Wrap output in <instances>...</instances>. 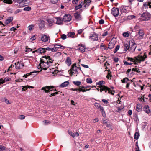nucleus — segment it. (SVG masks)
Here are the masks:
<instances>
[{
    "instance_id": "f257e3e1",
    "label": "nucleus",
    "mask_w": 151,
    "mask_h": 151,
    "mask_svg": "<svg viewBox=\"0 0 151 151\" xmlns=\"http://www.w3.org/2000/svg\"><path fill=\"white\" fill-rule=\"evenodd\" d=\"M147 55L145 53H144L143 55H141V54L139 55L138 56L135 57L134 58L130 57H127L126 59L127 60L135 62V64L137 63H140L141 62L145 61V59L147 58Z\"/></svg>"
},
{
    "instance_id": "f03ea898",
    "label": "nucleus",
    "mask_w": 151,
    "mask_h": 151,
    "mask_svg": "<svg viewBox=\"0 0 151 151\" xmlns=\"http://www.w3.org/2000/svg\"><path fill=\"white\" fill-rule=\"evenodd\" d=\"M80 70V68L77 67L76 63H74L72 66V68L69 70V73L70 74V76H72L73 73H74V71L77 73L78 70Z\"/></svg>"
},
{
    "instance_id": "7ed1b4c3",
    "label": "nucleus",
    "mask_w": 151,
    "mask_h": 151,
    "mask_svg": "<svg viewBox=\"0 0 151 151\" xmlns=\"http://www.w3.org/2000/svg\"><path fill=\"white\" fill-rule=\"evenodd\" d=\"M136 47V45L133 40H131L129 42V51L133 52Z\"/></svg>"
},
{
    "instance_id": "20e7f679",
    "label": "nucleus",
    "mask_w": 151,
    "mask_h": 151,
    "mask_svg": "<svg viewBox=\"0 0 151 151\" xmlns=\"http://www.w3.org/2000/svg\"><path fill=\"white\" fill-rule=\"evenodd\" d=\"M50 65L48 63V61L47 62H44L43 60H41V63L38 66H40V68H41L42 67V69L46 70L48 68Z\"/></svg>"
},
{
    "instance_id": "39448f33",
    "label": "nucleus",
    "mask_w": 151,
    "mask_h": 151,
    "mask_svg": "<svg viewBox=\"0 0 151 151\" xmlns=\"http://www.w3.org/2000/svg\"><path fill=\"white\" fill-rule=\"evenodd\" d=\"M150 17V15L149 13L145 12L142 14L140 19L142 21H147L149 19Z\"/></svg>"
},
{
    "instance_id": "423d86ee",
    "label": "nucleus",
    "mask_w": 151,
    "mask_h": 151,
    "mask_svg": "<svg viewBox=\"0 0 151 151\" xmlns=\"http://www.w3.org/2000/svg\"><path fill=\"white\" fill-rule=\"evenodd\" d=\"M54 88V87L52 86H47L41 88V90H43L45 93H47L49 92L50 91H52L54 90L53 89Z\"/></svg>"
},
{
    "instance_id": "0eeeda50",
    "label": "nucleus",
    "mask_w": 151,
    "mask_h": 151,
    "mask_svg": "<svg viewBox=\"0 0 151 151\" xmlns=\"http://www.w3.org/2000/svg\"><path fill=\"white\" fill-rule=\"evenodd\" d=\"M144 30L142 29H140L139 30L138 33L136 34V37L138 39H141L143 38L144 35Z\"/></svg>"
},
{
    "instance_id": "6e6552de",
    "label": "nucleus",
    "mask_w": 151,
    "mask_h": 151,
    "mask_svg": "<svg viewBox=\"0 0 151 151\" xmlns=\"http://www.w3.org/2000/svg\"><path fill=\"white\" fill-rule=\"evenodd\" d=\"M102 88L100 89V91L101 92L105 90V92H106L107 91L109 93H111L112 95H114L113 92H114V91H111L110 88H109L105 86H102Z\"/></svg>"
},
{
    "instance_id": "1a4fd4ad",
    "label": "nucleus",
    "mask_w": 151,
    "mask_h": 151,
    "mask_svg": "<svg viewBox=\"0 0 151 151\" xmlns=\"http://www.w3.org/2000/svg\"><path fill=\"white\" fill-rule=\"evenodd\" d=\"M74 16L76 21L81 20L82 19V18L80 13L78 12H76L74 14Z\"/></svg>"
},
{
    "instance_id": "9d476101",
    "label": "nucleus",
    "mask_w": 151,
    "mask_h": 151,
    "mask_svg": "<svg viewBox=\"0 0 151 151\" xmlns=\"http://www.w3.org/2000/svg\"><path fill=\"white\" fill-rule=\"evenodd\" d=\"M119 10L118 8H113L111 10V13L114 16H117L118 15Z\"/></svg>"
},
{
    "instance_id": "9b49d317",
    "label": "nucleus",
    "mask_w": 151,
    "mask_h": 151,
    "mask_svg": "<svg viewBox=\"0 0 151 151\" xmlns=\"http://www.w3.org/2000/svg\"><path fill=\"white\" fill-rule=\"evenodd\" d=\"M71 20V17L69 15H65L63 17V21L65 22H69Z\"/></svg>"
},
{
    "instance_id": "f8f14e48",
    "label": "nucleus",
    "mask_w": 151,
    "mask_h": 151,
    "mask_svg": "<svg viewBox=\"0 0 151 151\" xmlns=\"http://www.w3.org/2000/svg\"><path fill=\"white\" fill-rule=\"evenodd\" d=\"M15 68L16 69L22 68L24 66V64L23 63L19 62H18L16 63H15Z\"/></svg>"
},
{
    "instance_id": "ddd939ff",
    "label": "nucleus",
    "mask_w": 151,
    "mask_h": 151,
    "mask_svg": "<svg viewBox=\"0 0 151 151\" xmlns=\"http://www.w3.org/2000/svg\"><path fill=\"white\" fill-rule=\"evenodd\" d=\"M129 7L122 6L120 7V10L122 12L126 13L129 11Z\"/></svg>"
},
{
    "instance_id": "4468645a",
    "label": "nucleus",
    "mask_w": 151,
    "mask_h": 151,
    "mask_svg": "<svg viewBox=\"0 0 151 151\" xmlns=\"http://www.w3.org/2000/svg\"><path fill=\"white\" fill-rule=\"evenodd\" d=\"M77 48V50L81 52H84L86 49V47L82 44L78 45Z\"/></svg>"
},
{
    "instance_id": "2eb2a0df",
    "label": "nucleus",
    "mask_w": 151,
    "mask_h": 151,
    "mask_svg": "<svg viewBox=\"0 0 151 151\" xmlns=\"http://www.w3.org/2000/svg\"><path fill=\"white\" fill-rule=\"evenodd\" d=\"M89 38L93 41L98 40V35L96 33H94L92 36L89 37Z\"/></svg>"
},
{
    "instance_id": "dca6fc26",
    "label": "nucleus",
    "mask_w": 151,
    "mask_h": 151,
    "mask_svg": "<svg viewBox=\"0 0 151 151\" xmlns=\"http://www.w3.org/2000/svg\"><path fill=\"white\" fill-rule=\"evenodd\" d=\"M50 39V37H49L45 35H42V36L41 40H42L44 42H47Z\"/></svg>"
},
{
    "instance_id": "f3484780",
    "label": "nucleus",
    "mask_w": 151,
    "mask_h": 151,
    "mask_svg": "<svg viewBox=\"0 0 151 151\" xmlns=\"http://www.w3.org/2000/svg\"><path fill=\"white\" fill-rule=\"evenodd\" d=\"M35 51L39 53L42 54L45 52V48H40L36 50Z\"/></svg>"
},
{
    "instance_id": "a211bd4d",
    "label": "nucleus",
    "mask_w": 151,
    "mask_h": 151,
    "mask_svg": "<svg viewBox=\"0 0 151 151\" xmlns=\"http://www.w3.org/2000/svg\"><path fill=\"white\" fill-rule=\"evenodd\" d=\"M45 22L43 21H41L39 23V26L40 29L43 28L45 27Z\"/></svg>"
},
{
    "instance_id": "6ab92c4d",
    "label": "nucleus",
    "mask_w": 151,
    "mask_h": 151,
    "mask_svg": "<svg viewBox=\"0 0 151 151\" xmlns=\"http://www.w3.org/2000/svg\"><path fill=\"white\" fill-rule=\"evenodd\" d=\"M21 3L24 6L29 5V0H22Z\"/></svg>"
},
{
    "instance_id": "aec40b11",
    "label": "nucleus",
    "mask_w": 151,
    "mask_h": 151,
    "mask_svg": "<svg viewBox=\"0 0 151 151\" xmlns=\"http://www.w3.org/2000/svg\"><path fill=\"white\" fill-rule=\"evenodd\" d=\"M84 1L85 3L84 7L85 8H86L87 7H88L89 6L91 2V0H84Z\"/></svg>"
},
{
    "instance_id": "412c9836",
    "label": "nucleus",
    "mask_w": 151,
    "mask_h": 151,
    "mask_svg": "<svg viewBox=\"0 0 151 151\" xmlns=\"http://www.w3.org/2000/svg\"><path fill=\"white\" fill-rule=\"evenodd\" d=\"M57 20L56 23L58 24H62L63 20H62L60 17H57L56 18Z\"/></svg>"
},
{
    "instance_id": "4be33fe9",
    "label": "nucleus",
    "mask_w": 151,
    "mask_h": 151,
    "mask_svg": "<svg viewBox=\"0 0 151 151\" xmlns=\"http://www.w3.org/2000/svg\"><path fill=\"white\" fill-rule=\"evenodd\" d=\"M115 45V42H113L112 41H111L108 45V48L110 49H112L114 47Z\"/></svg>"
},
{
    "instance_id": "5701e85b",
    "label": "nucleus",
    "mask_w": 151,
    "mask_h": 151,
    "mask_svg": "<svg viewBox=\"0 0 151 151\" xmlns=\"http://www.w3.org/2000/svg\"><path fill=\"white\" fill-rule=\"evenodd\" d=\"M43 57L45 58L46 59H48V60H49V61H48V63L50 64V65H52L53 60L49 56H45Z\"/></svg>"
},
{
    "instance_id": "b1692460",
    "label": "nucleus",
    "mask_w": 151,
    "mask_h": 151,
    "mask_svg": "<svg viewBox=\"0 0 151 151\" xmlns=\"http://www.w3.org/2000/svg\"><path fill=\"white\" fill-rule=\"evenodd\" d=\"M143 109L144 111L147 114H149L150 112V110L148 106L147 105L145 106L144 107Z\"/></svg>"
},
{
    "instance_id": "393cba45",
    "label": "nucleus",
    "mask_w": 151,
    "mask_h": 151,
    "mask_svg": "<svg viewBox=\"0 0 151 151\" xmlns=\"http://www.w3.org/2000/svg\"><path fill=\"white\" fill-rule=\"evenodd\" d=\"M65 63L68 66H70L71 64V61L70 58L69 57H67L65 60Z\"/></svg>"
},
{
    "instance_id": "a878e982",
    "label": "nucleus",
    "mask_w": 151,
    "mask_h": 151,
    "mask_svg": "<svg viewBox=\"0 0 151 151\" xmlns=\"http://www.w3.org/2000/svg\"><path fill=\"white\" fill-rule=\"evenodd\" d=\"M98 109H99L102 112L103 116L104 117L105 116V114L103 107L100 106L98 108Z\"/></svg>"
},
{
    "instance_id": "bb28decb",
    "label": "nucleus",
    "mask_w": 151,
    "mask_h": 151,
    "mask_svg": "<svg viewBox=\"0 0 151 151\" xmlns=\"http://www.w3.org/2000/svg\"><path fill=\"white\" fill-rule=\"evenodd\" d=\"M54 46L55 47L56 49L57 48H61V49H64L65 47L61 45H58L57 44H54Z\"/></svg>"
},
{
    "instance_id": "cd10ccee",
    "label": "nucleus",
    "mask_w": 151,
    "mask_h": 151,
    "mask_svg": "<svg viewBox=\"0 0 151 151\" xmlns=\"http://www.w3.org/2000/svg\"><path fill=\"white\" fill-rule=\"evenodd\" d=\"M136 110L138 112H140L142 110V107L140 104H138L136 106Z\"/></svg>"
},
{
    "instance_id": "c85d7f7f",
    "label": "nucleus",
    "mask_w": 151,
    "mask_h": 151,
    "mask_svg": "<svg viewBox=\"0 0 151 151\" xmlns=\"http://www.w3.org/2000/svg\"><path fill=\"white\" fill-rule=\"evenodd\" d=\"M69 84V83L68 81L64 82L62 83L60 85V86L62 87H64L67 86Z\"/></svg>"
},
{
    "instance_id": "c756f323",
    "label": "nucleus",
    "mask_w": 151,
    "mask_h": 151,
    "mask_svg": "<svg viewBox=\"0 0 151 151\" xmlns=\"http://www.w3.org/2000/svg\"><path fill=\"white\" fill-rule=\"evenodd\" d=\"M10 79L11 78H7V79H5L4 80H3L2 79H0V85L4 83L6 81H10Z\"/></svg>"
},
{
    "instance_id": "7c9ffc66",
    "label": "nucleus",
    "mask_w": 151,
    "mask_h": 151,
    "mask_svg": "<svg viewBox=\"0 0 151 151\" xmlns=\"http://www.w3.org/2000/svg\"><path fill=\"white\" fill-rule=\"evenodd\" d=\"M13 18L12 17H9L8 19H7L6 21L5 22V24H8L10 22H11L13 20Z\"/></svg>"
},
{
    "instance_id": "2f4dec72",
    "label": "nucleus",
    "mask_w": 151,
    "mask_h": 151,
    "mask_svg": "<svg viewBox=\"0 0 151 151\" xmlns=\"http://www.w3.org/2000/svg\"><path fill=\"white\" fill-rule=\"evenodd\" d=\"M129 45L127 44H125L124 45V50L125 51H127V50H129Z\"/></svg>"
},
{
    "instance_id": "473e14b6",
    "label": "nucleus",
    "mask_w": 151,
    "mask_h": 151,
    "mask_svg": "<svg viewBox=\"0 0 151 151\" xmlns=\"http://www.w3.org/2000/svg\"><path fill=\"white\" fill-rule=\"evenodd\" d=\"M104 81H99V82H97L96 83V84L97 85H99V86H101L100 87L101 88H102V86H103L102 85V84H104Z\"/></svg>"
},
{
    "instance_id": "72a5a7b5",
    "label": "nucleus",
    "mask_w": 151,
    "mask_h": 151,
    "mask_svg": "<svg viewBox=\"0 0 151 151\" xmlns=\"http://www.w3.org/2000/svg\"><path fill=\"white\" fill-rule=\"evenodd\" d=\"M121 81L122 83H127L128 81H129V79L127 78L126 77L123 78L122 80H121Z\"/></svg>"
},
{
    "instance_id": "f704fd0d",
    "label": "nucleus",
    "mask_w": 151,
    "mask_h": 151,
    "mask_svg": "<svg viewBox=\"0 0 151 151\" xmlns=\"http://www.w3.org/2000/svg\"><path fill=\"white\" fill-rule=\"evenodd\" d=\"M139 133L137 132H136L134 134V138L136 140H137L138 139L139 137Z\"/></svg>"
},
{
    "instance_id": "c9c22d12",
    "label": "nucleus",
    "mask_w": 151,
    "mask_h": 151,
    "mask_svg": "<svg viewBox=\"0 0 151 151\" xmlns=\"http://www.w3.org/2000/svg\"><path fill=\"white\" fill-rule=\"evenodd\" d=\"M75 35V33L73 32H70L68 34V37L73 38Z\"/></svg>"
},
{
    "instance_id": "e433bc0d",
    "label": "nucleus",
    "mask_w": 151,
    "mask_h": 151,
    "mask_svg": "<svg viewBox=\"0 0 151 151\" xmlns=\"http://www.w3.org/2000/svg\"><path fill=\"white\" fill-rule=\"evenodd\" d=\"M82 7V4H79L78 6H76L75 8V10H77Z\"/></svg>"
},
{
    "instance_id": "4c0bfd02",
    "label": "nucleus",
    "mask_w": 151,
    "mask_h": 151,
    "mask_svg": "<svg viewBox=\"0 0 151 151\" xmlns=\"http://www.w3.org/2000/svg\"><path fill=\"white\" fill-rule=\"evenodd\" d=\"M34 25L33 24L30 25L28 27V30L30 31L32 30L33 29Z\"/></svg>"
},
{
    "instance_id": "58836bf2",
    "label": "nucleus",
    "mask_w": 151,
    "mask_h": 151,
    "mask_svg": "<svg viewBox=\"0 0 151 151\" xmlns=\"http://www.w3.org/2000/svg\"><path fill=\"white\" fill-rule=\"evenodd\" d=\"M22 91H25L27 89V88H30V87H31L32 88V86H22Z\"/></svg>"
},
{
    "instance_id": "ea45409f",
    "label": "nucleus",
    "mask_w": 151,
    "mask_h": 151,
    "mask_svg": "<svg viewBox=\"0 0 151 151\" xmlns=\"http://www.w3.org/2000/svg\"><path fill=\"white\" fill-rule=\"evenodd\" d=\"M22 0H16V1L19 3V5L21 7H24V6L22 4L21 1Z\"/></svg>"
},
{
    "instance_id": "a19ab883",
    "label": "nucleus",
    "mask_w": 151,
    "mask_h": 151,
    "mask_svg": "<svg viewBox=\"0 0 151 151\" xmlns=\"http://www.w3.org/2000/svg\"><path fill=\"white\" fill-rule=\"evenodd\" d=\"M47 21L48 22V23L49 24H52L54 22V21L52 19H47Z\"/></svg>"
},
{
    "instance_id": "79ce46f5",
    "label": "nucleus",
    "mask_w": 151,
    "mask_h": 151,
    "mask_svg": "<svg viewBox=\"0 0 151 151\" xmlns=\"http://www.w3.org/2000/svg\"><path fill=\"white\" fill-rule=\"evenodd\" d=\"M73 83L74 84L78 86H79L81 83V82L79 81H74L73 82Z\"/></svg>"
},
{
    "instance_id": "37998d69",
    "label": "nucleus",
    "mask_w": 151,
    "mask_h": 151,
    "mask_svg": "<svg viewBox=\"0 0 151 151\" xmlns=\"http://www.w3.org/2000/svg\"><path fill=\"white\" fill-rule=\"evenodd\" d=\"M36 39V37L35 35L31 37L29 39V41L30 42H32L34 40H35Z\"/></svg>"
},
{
    "instance_id": "c03bdc74",
    "label": "nucleus",
    "mask_w": 151,
    "mask_h": 151,
    "mask_svg": "<svg viewBox=\"0 0 151 151\" xmlns=\"http://www.w3.org/2000/svg\"><path fill=\"white\" fill-rule=\"evenodd\" d=\"M31 9V7L29 6H27L24 7L23 10L25 11H29Z\"/></svg>"
},
{
    "instance_id": "a18cd8bd",
    "label": "nucleus",
    "mask_w": 151,
    "mask_h": 151,
    "mask_svg": "<svg viewBox=\"0 0 151 151\" xmlns=\"http://www.w3.org/2000/svg\"><path fill=\"white\" fill-rule=\"evenodd\" d=\"M5 147L0 145V151H6Z\"/></svg>"
},
{
    "instance_id": "49530a36",
    "label": "nucleus",
    "mask_w": 151,
    "mask_h": 151,
    "mask_svg": "<svg viewBox=\"0 0 151 151\" xmlns=\"http://www.w3.org/2000/svg\"><path fill=\"white\" fill-rule=\"evenodd\" d=\"M122 35L123 37H126L129 36V34L128 32H124L123 33Z\"/></svg>"
},
{
    "instance_id": "de8ad7c7",
    "label": "nucleus",
    "mask_w": 151,
    "mask_h": 151,
    "mask_svg": "<svg viewBox=\"0 0 151 151\" xmlns=\"http://www.w3.org/2000/svg\"><path fill=\"white\" fill-rule=\"evenodd\" d=\"M100 48L101 49L103 50H105L106 49V50H107V49H106V47L104 45H101L100 46Z\"/></svg>"
},
{
    "instance_id": "09e8293b",
    "label": "nucleus",
    "mask_w": 151,
    "mask_h": 151,
    "mask_svg": "<svg viewBox=\"0 0 151 151\" xmlns=\"http://www.w3.org/2000/svg\"><path fill=\"white\" fill-rule=\"evenodd\" d=\"M86 81L88 83H92V81L91 79L88 78L86 79Z\"/></svg>"
},
{
    "instance_id": "8fccbe9b",
    "label": "nucleus",
    "mask_w": 151,
    "mask_h": 151,
    "mask_svg": "<svg viewBox=\"0 0 151 151\" xmlns=\"http://www.w3.org/2000/svg\"><path fill=\"white\" fill-rule=\"evenodd\" d=\"M119 47L120 46L119 45H117L116 46V48L115 49V50L114 52V53H116L117 52L118 50L119 49Z\"/></svg>"
},
{
    "instance_id": "3c124183",
    "label": "nucleus",
    "mask_w": 151,
    "mask_h": 151,
    "mask_svg": "<svg viewBox=\"0 0 151 151\" xmlns=\"http://www.w3.org/2000/svg\"><path fill=\"white\" fill-rule=\"evenodd\" d=\"M66 38H67V36L63 34L61 36V38L63 40L66 39Z\"/></svg>"
},
{
    "instance_id": "603ef678",
    "label": "nucleus",
    "mask_w": 151,
    "mask_h": 151,
    "mask_svg": "<svg viewBox=\"0 0 151 151\" xmlns=\"http://www.w3.org/2000/svg\"><path fill=\"white\" fill-rule=\"evenodd\" d=\"M124 64L125 65H131L132 64V63H129L127 61H124Z\"/></svg>"
},
{
    "instance_id": "864d4df0",
    "label": "nucleus",
    "mask_w": 151,
    "mask_h": 151,
    "mask_svg": "<svg viewBox=\"0 0 151 151\" xmlns=\"http://www.w3.org/2000/svg\"><path fill=\"white\" fill-rule=\"evenodd\" d=\"M25 116L23 115H21L19 116V118L20 119H23L25 118Z\"/></svg>"
},
{
    "instance_id": "5fc2aeb1",
    "label": "nucleus",
    "mask_w": 151,
    "mask_h": 151,
    "mask_svg": "<svg viewBox=\"0 0 151 151\" xmlns=\"http://www.w3.org/2000/svg\"><path fill=\"white\" fill-rule=\"evenodd\" d=\"M104 22V20L103 19H101L99 22V23L101 24H103Z\"/></svg>"
},
{
    "instance_id": "6e6d98bb",
    "label": "nucleus",
    "mask_w": 151,
    "mask_h": 151,
    "mask_svg": "<svg viewBox=\"0 0 151 151\" xmlns=\"http://www.w3.org/2000/svg\"><path fill=\"white\" fill-rule=\"evenodd\" d=\"M132 71H136L138 73H139V69L137 68H133L132 69Z\"/></svg>"
},
{
    "instance_id": "4d7b16f0",
    "label": "nucleus",
    "mask_w": 151,
    "mask_h": 151,
    "mask_svg": "<svg viewBox=\"0 0 151 151\" xmlns=\"http://www.w3.org/2000/svg\"><path fill=\"white\" fill-rule=\"evenodd\" d=\"M95 107L97 109H98L101 106L99 104L97 103H95Z\"/></svg>"
},
{
    "instance_id": "13d9d810",
    "label": "nucleus",
    "mask_w": 151,
    "mask_h": 151,
    "mask_svg": "<svg viewBox=\"0 0 151 151\" xmlns=\"http://www.w3.org/2000/svg\"><path fill=\"white\" fill-rule=\"evenodd\" d=\"M79 0H73L72 3L73 4H77Z\"/></svg>"
},
{
    "instance_id": "bf43d9fd",
    "label": "nucleus",
    "mask_w": 151,
    "mask_h": 151,
    "mask_svg": "<svg viewBox=\"0 0 151 151\" xmlns=\"http://www.w3.org/2000/svg\"><path fill=\"white\" fill-rule=\"evenodd\" d=\"M51 2L53 4H55L57 3L58 0H50Z\"/></svg>"
},
{
    "instance_id": "052dcab7",
    "label": "nucleus",
    "mask_w": 151,
    "mask_h": 151,
    "mask_svg": "<svg viewBox=\"0 0 151 151\" xmlns=\"http://www.w3.org/2000/svg\"><path fill=\"white\" fill-rule=\"evenodd\" d=\"M45 125H47L48 124H50V122L47 120H45L43 122Z\"/></svg>"
},
{
    "instance_id": "680f3d73",
    "label": "nucleus",
    "mask_w": 151,
    "mask_h": 151,
    "mask_svg": "<svg viewBox=\"0 0 151 151\" xmlns=\"http://www.w3.org/2000/svg\"><path fill=\"white\" fill-rule=\"evenodd\" d=\"M68 132L69 134L70 135H71V136H72L73 137H75V136H74V135H73V133L71 131H70V132L68 131Z\"/></svg>"
},
{
    "instance_id": "e2e57ef3",
    "label": "nucleus",
    "mask_w": 151,
    "mask_h": 151,
    "mask_svg": "<svg viewBox=\"0 0 151 151\" xmlns=\"http://www.w3.org/2000/svg\"><path fill=\"white\" fill-rule=\"evenodd\" d=\"M57 50V49L55 47L52 48H51V51L53 52H56Z\"/></svg>"
},
{
    "instance_id": "0e129e2a",
    "label": "nucleus",
    "mask_w": 151,
    "mask_h": 151,
    "mask_svg": "<svg viewBox=\"0 0 151 151\" xmlns=\"http://www.w3.org/2000/svg\"><path fill=\"white\" fill-rule=\"evenodd\" d=\"M148 4H146V3H145L143 4V6L145 9H147L148 8Z\"/></svg>"
},
{
    "instance_id": "69168bd1",
    "label": "nucleus",
    "mask_w": 151,
    "mask_h": 151,
    "mask_svg": "<svg viewBox=\"0 0 151 151\" xmlns=\"http://www.w3.org/2000/svg\"><path fill=\"white\" fill-rule=\"evenodd\" d=\"M110 76V77H111V73H110L108 72V74H107V76H106L107 78L108 79H109V77Z\"/></svg>"
},
{
    "instance_id": "338daca9",
    "label": "nucleus",
    "mask_w": 151,
    "mask_h": 151,
    "mask_svg": "<svg viewBox=\"0 0 151 151\" xmlns=\"http://www.w3.org/2000/svg\"><path fill=\"white\" fill-rule=\"evenodd\" d=\"M107 34V31H105L104 32L103 34L102 35V36H106Z\"/></svg>"
},
{
    "instance_id": "774afa93",
    "label": "nucleus",
    "mask_w": 151,
    "mask_h": 151,
    "mask_svg": "<svg viewBox=\"0 0 151 151\" xmlns=\"http://www.w3.org/2000/svg\"><path fill=\"white\" fill-rule=\"evenodd\" d=\"M102 101L104 103L106 104H107L108 103V101L105 99H103L102 100Z\"/></svg>"
}]
</instances>
